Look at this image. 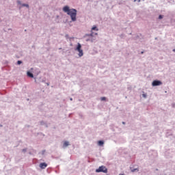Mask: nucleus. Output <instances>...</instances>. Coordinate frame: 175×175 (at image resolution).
Masks as SVG:
<instances>
[{"mask_svg": "<svg viewBox=\"0 0 175 175\" xmlns=\"http://www.w3.org/2000/svg\"><path fill=\"white\" fill-rule=\"evenodd\" d=\"M63 12L67 13V14L70 16L72 21H76V16H77V10L76 9H70L69 6L66 5L63 8Z\"/></svg>", "mask_w": 175, "mask_h": 175, "instance_id": "f257e3e1", "label": "nucleus"}, {"mask_svg": "<svg viewBox=\"0 0 175 175\" xmlns=\"http://www.w3.org/2000/svg\"><path fill=\"white\" fill-rule=\"evenodd\" d=\"M76 51L79 52V57H83V55H84V53H83V49H81V44L80 43L77 44V46L75 49Z\"/></svg>", "mask_w": 175, "mask_h": 175, "instance_id": "f03ea898", "label": "nucleus"}, {"mask_svg": "<svg viewBox=\"0 0 175 175\" xmlns=\"http://www.w3.org/2000/svg\"><path fill=\"white\" fill-rule=\"evenodd\" d=\"M88 37V39H86V42H94L95 40V38H94V32L91 31L90 34H86L85 38Z\"/></svg>", "mask_w": 175, "mask_h": 175, "instance_id": "7ed1b4c3", "label": "nucleus"}, {"mask_svg": "<svg viewBox=\"0 0 175 175\" xmlns=\"http://www.w3.org/2000/svg\"><path fill=\"white\" fill-rule=\"evenodd\" d=\"M96 173H107V168H106V167L102 165L100 167H99V168H98L97 170H96Z\"/></svg>", "mask_w": 175, "mask_h": 175, "instance_id": "20e7f679", "label": "nucleus"}, {"mask_svg": "<svg viewBox=\"0 0 175 175\" xmlns=\"http://www.w3.org/2000/svg\"><path fill=\"white\" fill-rule=\"evenodd\" d=\"M152 85L153 87H157L158 85H162V82L161 81H157V80H154L153 81V82L152 83Z\"/></svg>", "mask_w": 175, "mask_h": 175, "instance_id": "39448f33", "label": "nucleus"}, {"mask_svg": "<svg viewBox=\"0 0 175 175\" xmlns=\"http://www.w3.org/2000/svg\"><path fill=\"white\" fill-rule=\"evenodd\" d=\"M40 169H46L47 167V163H40Z\"/></svg>", "mask_w": 175, "mask_h": 175, "instance_id": "423d86ee", "label": "nucleus"}, {"mask_svg": "<svg viewBox=\"0 0 175 175\" xmlns=\"http://www.w3.org/2000/svg\"><path fill=\"white\" fill-rule=\"evenodd\" d=\"M68 146H69V142L68 141L64 142L63 144V147L66 148V147H68Z\"/></svg>", "mask_w": 175, "mask_h": 175, "instance_id": "0eeeda50", "label": "nucleus"}, {"mask_svg": "<svg viewBox=\"0 0 175 175\" xmlns=\"http://www.w3.org/2000/svg\"><path fill=\"white\" fill-rule=\"evenodd\" d=\"M27 76L29 77H31V79H33V74H32L31 72H27Z\"/></svg>", "mask_w": 175, "mask_h": 175, "instance_id": "6e6552de", "label": "nucleus"}, {"mask_svg": "<svg viewBox=\"0 0 175 175\" xmlns=\"http://www.w3.org/2000/svg\"><path fill=\"white\" fill-rule=\"evenodd\" d=\"M92 31H99V29L96 27V26H93V27L92 28Z\"/></svg>", "mask_w": 175, "mask_h": 175, "instance_id": "1a4fd4ad", "label": "nucleus"}, {"mask_svg": "<svg viewBox=\"0 0 175 175\" xmlns=\"http://www.w3.org/2000/svg\"><path fill=\"white\" fill-rule=\"evenodd\" d=\"M98 146H103L104 144L103 141H98Z\"/></svg>", "mask_w": 175, "mask_h": 175, "instance_id": "9d476101", "label": "nucleus"}, {"mask_svg": "<svg viewBox=\"0 0 175 175\" xmlns=\"http://www.w3.org/2000/svg\"><path fill=\"white\" fill-rule=\"evenodd\" d=\"M17 64H18V65H21V64H23V62L18 60V61L17 62Z\"/></svg>", "mask_w": 175, "mask_h": 175, "instance_id": "9b49d317", "label": "nucleus"}, {"mask_svg": "<svg viewBox=\"0 0 175 175\" xmlns=\"http://www.w3.org/2000/svg\"><path fill=\"white\" fill-rule=\"evenodd\" d=\"M159 20H162V18H163V16L159 15Z\"/></svg>", "mask_w": 175, "mask_h": 175, "instance_id": "f8f14e48", "label": "nucleus"}, {"mask_svg": "<svg viewBox=\"0 0 175 175\" xmlns=\"http://www.w3.org/2000/svg\"><path fill=\"white\" fill-rule=\"evenodd\" d=\"M22 6H25L26 8H29L28 4H23Z\"/></svg>", "mask_w": 175, "mask_h": 175, "instance_id": "ddd939ff", "label": "nucleus"}, {"mask_svg": "<svg viewBox=\"0 0 175 175\" xmlns=\"http://www.w3.org/2000/svg\"><path fill=\"white\" fill-rule=\"evenodd\" d=\"M101 100H106V97H101Z\"/></svg>", "mask_w": 175, "mask_h": 175, "instance_id": "4468645a", "label": "nucleus"}, {"mask_svg": "<svg viewBox=\"0 0 175 175\" xmlns=\"http://www.w3.org/2000/svg\"><path fill=\"white\" fill-rule=\"evenodd\" d=\"M137 2H140V0H134V2H137Z\"/></svg>", "mask_w": 175, "mask_h": 175, "instance_id": "2eb2a0df", "label": "nucleus"}, {"mask_svg": "<svg viewBox=\"0 0 175 175\" xmlns=\"http://www.w3.org/2000/svg\"><path fill=\"white\" fill-rule=\"evenodd\" d=\"M144 98H146V94H143Z\"/></svg>", "mask_w": 175, "mask_h": 175, "instance_id": "dca6fc26", "label": "nucleus"}, {"mask_svg": "<svg viewBox=\"0 0 175 175\" xmlns=\"http://www.w3.org/2000/svg\"><path fill=\"white\" fill-rule=\"evenodd\" d=\"M173 51L175 53V49H173Z\"/></svg>", "mask_w": 175, "mask_h": 175, "instance_id": "f3484780", "label": "nucleus"}, {"mask_svg": "<svg viewBox=\"0 0 175 175\" xmlns=\"http://www.w3.org/2000/svg\"><path fill=\"white\" fill-rule=\"evenodd\" d=\"M95 35H98V33H96Z\"/></svg>", "mask_w": 175, "mask_h": 175, "instance_id": "a211bd4d", "label": "nucleus"}, {"mask_svg": "<svg viewBox=\"0 0 175 175\" xmlns=\"http://www.w3.org/2000/svg\"><path fill=\"white\" fill-rule=\"evenodd\" d=\"M18 3H20V1H18Z\"/></svg>", "mask_w": 175, "mask_h": 175, "instance_id": "6ab92c4d", "label": "nucleus"}, {"mask_svg": "<svg viewBox=\"0 0 175 175\" xmlns=\"http://www.w3.org/2000/svg\"><path fill=\"white\" fill-rule=\"evenodd\" d=\"M144 52H142L141 54H143Z\"/></svg>", "mask_w": 175, "mask_h": 175, "instance_id": "aec40b11", "label": "nucleus"}, {"mask_svg": "<svg viewBox=\"0 0 175 175\" xmlns=\"http://www.w3.org/2000/svg\"><path fill=\"white\" fill-rule=\"evenodd\" d=\"M122 124H125V122H123Z\"/></svg>", "mask_w": 175, "mask_h": 175, "instance_id": "412c9836", "label": "nucleus"}, {"mask_svg": "<svg viewBox=\"0 0 175 175\" xmlns=\"http://www.w3.org/2000/svg\"><path fill=\"white\" fill-rule=\"evenodd\" d=\"M70 100H72V98H70Z\"/></svg>", "mask_w": 175, "mask_h": 175, "instance_id": "4be33fe9", "label": "nucleus"}]
</instances>
